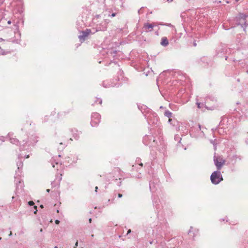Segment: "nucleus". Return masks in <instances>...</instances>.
<instances>
[{"mask_svg":"<svg viewBox=\"0 0 248 248\" xmlns=\"http://www.w3.org/2000/svg\"><path fill=\"white\" fill-rule=\"evenodd\" d=\"M210 180L213 184L217 185L223 181L222 175L219 170L214 171L211 175Z\"/></svg>","mask_w":248,"mask_h":248,"instance_id":"f257e3e1","label":"nucleus"},{"mask_svg":"<svg viewBox=\"0 0 248 248\" xmlns=\"http://www.w3.org/2000/svg\"><path fill=\"white\" fill-rule=\"evenodd\" d=\"M101 116L97 113L94 112L92 114L91 124L92 126H96L100 122Z\"/></svg>","mask_w":248,"mask_h":248,"instance_id":"f03ea898","label":"nucleus"},{"mask_svg":"<svg viewBox=\"0 0 248 248\" xmlns=\"http://www.w3.org/2000/svg\"><path fill=\"white\" fill-rule=\"evenodd\" d=\"M145 117L146 118L147 120L149 123H155V121H157V117L156 114L153 113L149 109L144 114Z\"/></svg>","mask_w":248,"mask_h":248,"instance_id":"7ed1b4c3","label":"nucleus"},{"mask_svg":"<svg viewBox=\"0 0 248 248\" xmlns=\"http://www.w3.org/2000/svg\"><path fill=\"white\" fill-rule=\"evenodd\" d=\"M214 161L217 170H220L225 163V160L220 156L214 157Z\"/></svg>","mask_w":248,"mask_h":248,"instance_id":"20e7f679","label":"nucleus"},{"mask_svg":"<svg viewBox=\"0 0 248 248\" xmlns=\"http://www.w3.org/2000/svg\"><path fill=\"white\" fill-rule=\"evenodd\" d=\"M91 33V30L89 29H86L85 31H81L80 32V35L78 36V38L80 41H84L88 38L89 35Z\"/></svg>","mask_w":248,"mask_h":248,"instance_id":"39448f33","label":"nucleus"},{"mask_svg":"<svg viewBox=\"0 0 248 248\" xmlns=\"http://www.w3.org/2000/svg\"><path fill=\"white\" fill-rule=\"evenodd\" d=\"M23 157L20 155L18 156L17 160L16 161V166L17 167V171H16V173H20V169L22 168L23 166V162L22 160Z\"/></svg>","mask_w":248,"mask_h":248,"instance_id":"423d86ee","label":"nucleus"},{"mask_svg":"<svg viewBox=\"0 0 248 248\" xmlns=\"http://www.w3.org/2000/svg\"><path fill=\"white\" fill-rule=\"evenodd\" d=\"M107 24L108 22L105 21L104 23H102L99 25H97L96 31H106L107 29Z\"/></svg>","mask_w":248,"mask_h":248,"instance_id":"0eeeda50","label":"nucleus"},{"mask_svg":"<svg viewBox=\"0 0 248 248\" xmlns=\"http://www.w3.org/2000/svg\"><path fill=\"white\" fill-rule=\"evenodd\" d=\"M154 26V23L149 24L148 23H146L144 24L143 29L146 32L151 31Z\"/></svg>","mask_w":248,"mask_h":248,"instance_id":"6e6552de","label":"nucleus"},{"mask_svg":"<svg viewBox=\"0 0 248 248\" xmlns=\"http://www.w3.org/2000/svg\"><path fill=\"white\" fill-rule=\"evenodd\" d=\"M15 182L16 183V188L18 189L22 190L23 187V182L19 178L15 177Z\"/></svg>","mask_w":248,"mask_h":248,"instance_id":"1a4fd4ad","label":"nucleus"},{"mask_svg":"<svg viewBox=\"0 0 248 248\" xmlns=\"http://www.w3.org/2000/svg\"><path fill=\"white\" fill-rule=\"evenodd\" d=\"M192 233V237L194 239V237L198 234L199 230L197 229H194L192 227H190V229L188 231V233L191 235V233Z\"/></svg>","mask_w":248,"mask_h":248,"instance_id":"9d476101","label":"nucleus"},{"mask_svg":"<svg viewBox=\"0 0 248 248\" xmlns=\"http://www.w3.org/2000/svg\"><path fill=\"white\" fill-rule=\"evenodd\" d=\"M248 17V15H247L246 14H240L239 15V16L238 17V18L239 19L240 21L241 20H242L241 22L242 23L244 22V24L246 25V21L245 20Z\"/></svg>","mask_w":248,"mask_h":248,"instance_id":"9b49d317","label":"nucleus"},{"mask_svg":"<svg viewBox=\"0 0 248 248\" xmlns=\"http://www.w3.org/2000/svg\"><path fill=\"white\" fill-rule=\"evenodd\" d=\"M39 137L37 136H32L30 138V144L34 145V144L36 143L38 141Z\"/></svg>","mask_w":248,"mask_h":248,"instance_id":"f8f14e48","label":"nucleus"},{"mask_svg":"<svg viewBox=\"0 0 248 248\" xmlns=\"http://www.w3.org/2000/svg\"><path fill=\"white\" fill-rule=\"evenodd\" d=\"M72 132L73 133V136L74 139L78 140L79 138V135L80 134V132H78L76 130H72Z\"/></svg>","mask_w":248,"mask_h":248,"instance_id":"ddd939ff","label":"nucleus"},{"mask_svg":"<svg viewBox=\"0 0 248 248\" xmlns=\"http://www.w3.org/2000/svg\"><path fill=\"white\" fill-rule=\"evenodd\" d=\"M161 45L164 46H166L169 44L168 40L166 37H163L161 39V41L160 43Z\"/></svg>","mask_w":248,"mask_h":248,"instance_id":"4468645a","label":"nucleus"},{"mask_svg":"<svg viewBox=\"0 0 248 248\" xmlns=\"http://www.w3.org/2000/svg\"><path fill=\"white\" fill-rule=\"evenodd\" d=\"M103 85L105 88H108L114 86L113 84L112 83H110L108 81H103Z\"/></svg>","mask_w":248,"mask_h":248,"instance_id":"2eb2a0df","label":"nucleus"},{"mask_svg":"<svg viewBox=\"0 0 248 248\" xmlns=\"http://www.w3.org/2000/svg\"><path fill=\"white\" fill-rule=\"evenodd\" d=\"M9 140L11 143L13 144L17 145L18 143H19L18 140L15 138H10Z\"/></svg>","mask_w":248,"mask_h":248,"instance_id":"dca6fc26","label":"nucleus"},{"mask_svg":"<svg viewBox=\"0 0 248 248\" xmlns=\"http://www.w3.org/2000/svg\"><path fill=\"white\" fill-rule=\"evenodd\" d=\"M150 189L151 191H154L156 190V186L154 184V183L150 182Z\"/></svg>","mask_w":248,"mask_h":248,"instance_id":"f3484780","label":"nucleus"},{"mask_svg":"<svg viewBox=\"0 0 248 248\" xmlns=\"http://www.w3.org/2000/svg\"><path fill=\"white\" fill-rule=\"evenodd\" d=\"M164 115L170 118L172 116V113L170 111L167 110L165 111Z\"/></svg>","mask_w":248,"mask_h":248,"instance_id":"a211bd4d","label":"nucleus"},{"mask_svg":"<svg viewBox=\"0 0 248 248\" xmlns=\"http://www.w3.org/2000/svg\"><path fill=\"white\" fill-rule=\"evenodd\" d=\"M232 160H234V162H236L237 159L241 160V156L237 155H234L232 156Z\"/></svg>","mask_w":248,"mask_h":248,"instance_id":"6ab92c4d","label":"nucleus"},{"mask_svg":"<svg viewBox=\"0 0 248 248\" xmlns=\"http://www.w3.org/2000/svg\"><path fill=\"white\" fill-rule=\"evenodd\" d=\"M94 102L95 103L98 102L99 104H101L102 103V100L100 98H95V100L94 101Z\"/></svg>","mask_w":248,"mask_h":248,"instance_id":"aec40b11","label":"nucleus"},{"mask_svg":"<svg viewBox=\"0 0 248 248\" xmlns=\"http://www.w3.org/2000/svg\"><path fill=\"white\" fill-rule=\"evenodd\" d=\"M161 25H166L169 27H172V25L170 23H166V24H160Z\"/></svg>","mask_w":248,"mask_h":248,"instance_id":"412c9836","label":"nucleus"},{"mask_svg":"<svg viewBox=\"0 0 248 248\" xmlns=\"http://www.w3.org/2000/svg\"><path fill=\"white\" fill-rule=\"evenodd\" d=\"M28 204H29V205L32 206V205H33L34 204V202L33 201H29L28 202Z\"/></svg>","mask_w":248,"mask_h":248,"instance_id":"4be33fe9","label":"nucleus"},{"mask_svg":"<svg viewBox=\"0 0 248 248\" xmlns=\"http://www.w3.org/2000/svg\"><path fill=\"white\" fill-rule=\"evenodd\" d=\"M148 138V136H145L144 138H143V142L144 143V144H147V143H145V141Z\"/></svg>","mask_w":248,"mask_h":248,"instance_id":"5701e85b","label":"nucleus"},{"mask_svg":"<svg viewBox=\"0 0 248 248\" xmlns=\"http://www.w3.org/2000/svg\"><path fill=\"white\" fill-rule=\"evenodd\" d=\"M156 144V140L154 139L153 140V143L152 144V146H155Z\"/></svg>","mask_w":248,"mask_h":248,"instance_id":"b1692460","label":"nucleus"},{"mask_svg":"<svg viewBox=\"0 0 248 248\" xmlns=\"http://www.w3.org/2000/svg\"><path fill=\"white\" fill-rule=\"evenodd\" d=\"M196 104H197V107H198L199 108H201V103H200L197 102V103H196Z\"/></svg>","mask_w":248,"mask_h":248,"instance_id":"393cba45","label":"nucleus"},{"mask_svg":"<svg viewBox=\"0 0 248 248\" xmlns=\"http://www.w3.org/2000/svg\"><path fill=\"white\" fill-rule=\"evenodd\" d=\"M116 15V13H112L111 15H109V16H111V17H114Z\"/></svg>","mask_w":248,"mask_h":248,"instance_id":"a878e982","label":"nucleus"},{"mask_svg":"<svg viewBox=\"0 0 248 248\" xmlns=\"http://www.w3.org/2000/svg\"><path fill=\"white\" fill-rule=\"evenodd\" d=\"M118 198H122L123 197V195L121 193H119L118 194Z\"/></svg>","mask_w":248,"mask_h":248,"instance_id":"bb28decb","label":"nucleus"},{"mask_svg":"<svg viewBox=\"0 0 248 248\" xmlns=\"http://www.w3.org/2000/svg\"><path fill=\"white\" fill-rule=\"evenodd\" d=\"M62 174H61V175H60V178H59V179L58 180V182H59V183H60V182L61 180H62Z\"/></svg>","mask_w":248,"mask_h":248,"instance_id":"cd10ccee","label":"nucleus"},{"mask_svg":"<svg viewBox=\"0 0 248 248\" xmlns=\"http://www.w3.org/2000/svg\"><path fill=\"white\" fill-rule=\"evenodd\" d=\"M60 223V221L58 220H55V223L57 224H59Z\"/></svg>","mask_w":248,"mask_h":248,"instance_id":"c85d7f7f","label":"nucleus"},{"mask_svg":"<svg viewBox=\"0 0 248 248\" xmlns=\"http://www.w3.org/2000/svg\"><path fill=\"white\" fill-rule=\"evenodd\" d=\"M78 242L77 241L75 244V246L74 248H76V247L78 246Z\"/></svg>","mask_w":248,"mask_h":248,"instance_id":"c756f323","label":"nucleus"},{"mask_svg":"<svg viewBox=\"0 0 248 248\" xmlns=\"http://www.w3.org/2000/svg\"><path fill=\"white\" fill-rule=\"evenodd\" d=\"M34 208L35 209H36V208H37V206H34ZM37 211V210H36V211L34 212V214H36Z\"/></svg>","mask_w":248,"mask_h":248,"instance_id":"7c9ffc66","label":"nucleus"},{"mask_svg":"<svg viewBox=\"0 0 248 248\" xmlns=\"http://www.w3.org/2000/svg\"><path fill=\"white\" fill-rule=\"evenodd\" d=\"M171 121H172V119H170V118L169 119L168 122H169V123H171Z\"/></svg>","mask_w":248,"mask_h":248,"instance_id":"2f4dec72","label":"nucleus"},{"mask_svg":"<svg viewBox=\"0 0 248 248\" xmlns=\"http://www.w3.org/2000/svg\"><path fill=\"white\" fill-rule=\"evenodd\" d=\"M97 189H98V187H97V186H96V187H95V191L96 192H97Z\"/></svg>","mask_w":248,"mask_h":248,"instance_id":"473e14b6","label":"nucleus"},{"mask_svg":"<svg viewBox=\"0 0 248 248\" xmlns=\"http://www.w3.org/2000/svg\"><path fill=\"white\" fill-rule=\"evenodd\" d=\"M198 127H199V130H201V125L200 124H198Z\"/></svg>","mask_w":248,"mask_h":248,"instance_id":"72a5a7b5","label":"nucleus"},{"mask_svg":"<svg viewBox=\"0 0 248 248\" xmlns=\"http://www.w3.org/2000/svg\"><path fill=\"white\" fill-rule=\"evenodd\" d=\"M95 17H96L97 18H98L100 17V15H96Z\"/></svg>","mask_w":248,"mask_h":248,"instance_id":"f704fd0d","label":"nucleus"},{"mask_svg":"<svg viewBox=\"0 0 248 248\" xmlns=\"http://www.w3.org/2000/svg\"><path fill=\"white\" fill-rule=\"evenodd\" d=\"M6 54H7V53H5V52H2L1 53V54H2V55H5Z\"/></svg>","mask_w":248,"mask_h":248,"instance_id":"c9c22d12","label":"nucleus"},{"mask_svg":"<svg viewBox=\"0 0 248 248\" xmlns=\"http://www.w3.org/2000/svg\"><path fill=\"white\" fill-rule=\"evenodd\" d=\"M12 235V232L11 231V232H10V234H9V236H11Z\"/></svg>","mask_w":248,"mask_h":248,"instance_id":"e433bc0d","label":"nucleus"},{"mask_svg":"<svg viewBox=\"0 0 248 248\" xmlns=\"http://www.w3.org/2000/svg\"><path fill=\"white\" fill-rule=\"evenodd\" d=\"M92 218H90V219H89V221L90 223H91V222H92Z\"/></svg>","mask_w":248,"mask_h":248,"instance_id":"4c0bfd02","label":"nucleus"},{"mask_svg":"<svg viewBox=\"0 0 248 248\" xmlns=\"http://www.w3.org/2000/svg\"><path fill=\"white\" fill-rule=\"evenodd\" d=\"M131 232V230H129L127 232V234Z\"/></svg>","mask_w":248,"mask_h":248,"instance_id":"58836bf2","label":"nucleus"},{"mask_svg":"<svg viewBox=\"0 0 248 248\" xmlns=\"http://www.w3.org/2000/svg\"><path fill=\"white\" fill-rule=\"evenodd\" d=\"M193 45H194V46H196V45H197V44H196V43H195V42H194V43H193Z\"/></svg>","mask_w":248,"mask_h":248,"instance_id":"ea45409f","label":"nucleus"},{"mask_svg":"<svg viewBox=\"0 0 248 248\" xmlns=\"http://www.w3.org/2000/svg\"><path fill=\"white\" fill-rule=\"evenodd\" d=\"M11 21H10V20H9V21H8V24H11Z\"/></svg>","mask_w":248,"mask_h":248,"instance_id":"a19ab883","label":"nucleus"},{"mask_svg":"<svg viewBox=\"0 0 248 248\" xmlns=\"http://www.w3.org/2000/svg\"><path fill=\"white\" fill-rule=\"evenodd\" d=\"M29 157V155H27L26 156V158H28Z\"/></svg>","mask_w":248,"mask_h":248,"instance_id":"79ce46f5","label":"nucleus"},{"mask_svg":"<svg viewBox=\"0 0 248 248\" xmlns=\"http://www.w3.org/2000/svg\"><path fill=\"white\" fill-rule=\"evenodd\" d=\"M46 191H47V192H49L50 191V189H46Z\"/></svg>","mask_w":248,"mask_h":248,"instance_id":"37998d69","label":"nucleus"},{"mask_svg":"<svg viewBox=\"0 0 248 248\" xmlns=\"http://www.w3.org/2000/svg\"><path fill=\"white\" fill-rule=\"evenodd\" d=\"M139 165L142 167L143 166V164L142 163H140V164H139Z\"/></svg>","mask_w":248,"mask_h":248,"instance_id":"c03bdc74","label":"nucleus"},{"mask_svg":"<svg viewBox=\"0 0 248 248\" xmlns=\"http://www.w3.org/2000/svg\"><path fill=\"white\" fill-rule=\"evenodd\" d=\"M40 207L42 208H44V206L43 205H40Z\"/></svg>","mask_w":248,"mask_h":248,"instance_id":"a18cd8bd","label":"nucleus"},{"mask_svg":"<svg viewBox=\"0 0 248 248\" xmlns=\"http://www.w3.org/2000/svg\"><path fill=\"white\" fill-rule=\"evenodd\" d=\"M173 0H167V1H170V2L172 1Z\"/></svg>","mask_w":248,"mask_h":248,"instance_id":"49530a36","label":"nucleus"},{"mask_svg":"<svg viewBox=\"0 0 248 248\" xmlns=\"http://www.w3.org/2000/svg\"><path fill=\"white\" fill-rule=\"evenodd\" d=\"M54 183H55V181H54L53 182L51 183V185H53Z\"/></svg>","mask_w":248,"mask_h":248,"instance_id":"de8ad7c7","label":"nucleus"},{"mask_svg":"<svg viewBox=\"0 0 248 248\" xmlns=\"http://www.w3.org/2000/svg\"><path fill=\"white\" fill-rule=\"evenodd\" d=\"M227 58H228V57H226V58H225V60H227Z\"/></svg>","mask_w":248,"mask_h":248,"instance_id":"09e8293b","label":"nucleus"},{"mask_svg":"<svg viewBox=\"0 0 248 248\" xmlns=\"http://www.w3.org/2000/svg\"><path fill=\"white\" fill-rule=\"evenodd\" d=\"M42 231H43L42 229H41V230H40V232H42Z\"/></svg>","mask_w":248,"mask_h":248,"instance_id":"8fccbe9b","label":"nucleus"},{"mask_svg":"<svg viewBox=\"0 0 248 248\" xmlns=\"http://www.w3.org/2000/svg\"><path fill=\"white\" fill-rule=\"evenodd\" d=\"M54 248H58V247L57 246H55Z\"/></svg>","mask_w":248,"mask_h":248,"instance_id":"3c124183","label":"nucleus"},{"mask_svg":"<svg viewBox=\"0 0 248 248\" xmlns=\"http://www.w3.org/2000/svg\"><path fill=\"white\" fill-rule=\"evenodd\" d=\"M160 108H163V107L161 106V107H160Z\"/></svg>","mask_w":248,"mask_h":248,"instance_id":"603ef678","label":"nucleus"},{"mask_svg":"<svg viewBox=\"0 0 248 248\" xmlns=\"http://www.w3.org/2000/svg\"><path fill=\"white\" fill-rule=\"evenodd\" d=\"M93 236H94L93 234H92V237H93Z\"/></svg>","mask_w":248,"mask_h":248,"instance_id":"864d4df0","label":"nucleus"},{"mask_svg":"<svg viewBox=\"0 0 248 248\" xmlns=\"http://www.w3.org/2000/svg\"><path fill=\"white\" fill-rule=\"evenodd\" d=\"M239 0H235V1L237 2Z\"/></svg>","mask_w":248,"mask_h":248,"instance_id":"5fc2aeb1","label":"nucleus"},{"mask_svg":"<svg viewBox=\"0 0 248 248\" xmlns=\"http://www.w3.org/2000/svg\"><path fill=\"white\" fill-rule=\"evenodd\" d=\"M247 73L248 74V70H247Z\"/></svg>","mask_w":248,"mask_h":248,"instance_id":"6e6d98bb","label":"nucleus"},{"mask_svg":"<svg viewBox=\"0 0 248 248\" xmlns=\"http://www.w3.org/2000/svg\"><path fill=\"white\" fill-rule=\"evenodd\" d=\"M1 237H0V240H1Z\"/></svg>","mask_w":248,"mask_h":248,"instance_id":"4d7b16f0","label":"nucleus"}]
</instances>
